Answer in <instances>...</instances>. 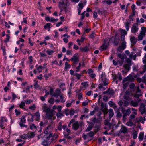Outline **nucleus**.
<instances>
[{"instance_id":"37998d69","label":"nucleus","mask_w":146,"mask_h":146,"mask_svg":"<svg viewBox=\"0 0 146 146\" xmlns=\"http://www.w3.org/2000/svg\"><path fill=\"white\" fill-rule=\"evenodd\" d=\"M60 99L61 100V102L64 103L65 102V100H63L64 97L63 96V94H61L60 95Z\"/></svg>"},{"instance_id":"7c9ffc66","label":"nucleus","mask_w":146,"mask_h":146,"mask_svg":"<svg viewBox=\"0 0 146 146\" xmlns=\"http://www.w3.org/2000/svg\"><path fill=\"white\" fill-rule=\"evenodd\" d=\"M42 144L44 146H48L49 145V143L46 140H44L42 142Z\"/></svg>"},{"instance_id":"2eb2a0df","label":"nucleus","mask_w":146,"mask_h":146,"mask_svg":"<svg viewBox=\"0 0 146 146\" xmlns=\"http://www.w3.org/2000/svg\"><path fill=\"white\" fill-rule=\"evenodd\" d=\"M80 51L81 52H87L89 50V48L86 45L84 47H81L80 48Z\"/></svg>"},{"instance_id":"7ed1b4c3","label":"nucleus","mask_w":146,"mask_h":146,"mask_svg":"<svg viewBox=\"0 0 146 146\" xmlns=\"http://www.w3.org/2000/svg\"><path fill=\"white\" fill-rule=\"evenodd\" d=\"M78 55L77 53L74 54L73 57L70 59V60L73 62V64L74 67L76 66L79 61V59L77 57Z\"/></svg>"},{"instance_id":"6e6d98bb","label":"nucleus","mask_w":146,"mask_h":146,"mask_svg":"<svg viewBox=\"0 0 146 146\" xmlns=\"http://www.w3.org/2000/svg\"><path fill=\"white\" fill-rule=\"evenodd\" d=\"M52 75V74L51 73H49L48 74H45L44 75V76L45 77L46 79L47 80L49 77L51 76Z\"/></svg>"},{"instance_id":"de8ad7c7","label":"nucleus","mask_w":146,"mask_h":146,"mask_svg":"<svg viewBox=\"0 0 146 146\" xmlns=\"http://www.w3.org/2000/svg\"><path fill=\"white\" fill-rule=\"evenodd\" d=\"M121 35H125L127 34V32L125 30L122 29L121 31Z\"/></svg>"},{"instance_id":"49530a36","label":"nucleus","mask_w":146,"mask_h":146,"mask_svg":"<svg viewBox=\"0 0 146 146\" xmlns=\"http://www.w3.org/2000/svg\"><path fill=\"white\" fill-rule=\"evenodd\" d=\"M143 71H140L139 72L140 74H143L146 71V65H144L143 66Z\"/></svg>"},{"instance_id":"0e129e2a","label":"nucleus","mask_w":146,"mask_h":146,"mask_svg":"<svg viewBox=\"0 0 146 146\" xmlns=\"http://www.w3.org/2000/svg\"><path fill=\"white\" fill-rule=\"evenodd\" d=\"M108 99V96H103V100L105 102H107Z\"/></svg>"},{"instance_id":"79ce46f5","label":"nucleus","mask_w":146,"mask_h":146,"mask_svg":"<svg viewBox=\"0 0 146 146\" xmlns=\"http://www.w3.org/2000/svg\"><path fill=\"white\" fill-rule=\"evenodd\" d=\"M6 36L7 38L4 40V42L5 43L9 41V39L10 38V37L9 35L7 34Z\"/></svg>"},{"instance_id":"c756f323","label":"nucleus","mask_w":146,"mask_h":146,"mask_svg":"<svg viewBox=\"0 0 146 146\" xmlns=\"http://www.w3.org/2000/svg\"><path fill=\"white\" fill-rule=\"evenodd\" d=\"M37 82L38 81L34 83V88L35 89H37L38 88V89L39 90H40L41 89V87L40 86H39Z\"/></svg>"},{"instance_id":"6ab92c4d","label":"nucleus","mask_w":146,"mask_h":146,"mask_svg":"<svg viewBox=\"0 0 146 146\" xmlns=\"http://www.w3.org/2000/svg\"><path fill=\"white\" fill-rule=\"evenodd\" d=\"M107 90L108 95H113L115 93L114 90L112 88H109Z\"/></svg>"},{"instance_id":"412c9836","label":"nucleus","mask_w":146,"mask_h":146,"mask_svg":"<svg viewBox=\"0 0 146 146\" xmlns=\"http://www.w3.org/2000/svg\"><path fill=\"white\" fill-rule=\"evenodd\" d=\"M38 65L37 64L36 66V67L37 70H38L39 72H42V69L44 68V67L40 65L38 67Z\"/></svg>"},{"instance_id":"bb28decb","label":"nucleus","mask_w":146,"mask_h":146,"mask_svg":"<svg viewBox=\"0 0 146 146\" xmlns=\"http://www.w3.org/2000/svg\"><path fill=\"white\" fill-rule=\"evenodd\" d=\"M94 125L92 123H91L90 125H89L87 127V129L86 130V132H88L90 131L93 127Z\"/></svg>"},{"instance_id":"5fc2aeb1","label":"nucleus","mask_w":146,"mask_h":146,"mask_svg":"<svg viewBox=\"0 0 146 146\" xmlns=\"http://www.w3.org/2000/svg\"><path fill=\"white\" fill-rule=\"evenodd\" d=\"M102 111L104 115L107 114L108 111H107V109L105 108L104 109L102 110Z\"/></svg>"},{"instance_id":"72a5a7b5","label":"nucleus","mask_w":146,"mask_h":146,"mask_svg":"<svg viewBox=\"0 0 146 146\" xmlns=\"http://www.w3.org/2000/svg\"><path fill=\"white\" fill-rule=\"evenodd\" d=\"M126 125L128 126H131L133 125V123L132 120H129V121L126 123Z\"/></svg>"},{"instance_id":"c03bdc74","label":"nucleus","mask_w":146,"mask_h":146,"mask_svg":"<svg viewBox=\"0 0 146 146\" xmlns=\"http://www.w3.org/2000/svg\"><path fill=\"white\" fill-rule=\"evenodd\" d=\"M20 137L22 139H25L27 138H28L27 134H24L21 136H20Z\"/></svg>"},{"instance_id":"20e7f679","label":"nucleus","mask_w":146,"mask_h":146,"mask_svg":"<svg viewBox=\"0 0 146 146\" xmlns=\"http://www.w3.org/2000/svg\"><path fill=\"white\" fill-rule=\"evenodd\" d=\"M54 110H50L46 112V117L48 119H51L54 116V114L53 113Z\"/></svg>"},{"instance_id":"4c0bfd02","label":"nucleus","mask_w":146,"mask_h":146,"mask_svg":"<svg viewBox=\"0 0 146 146\" xmlns=\"http://www.w3.org/2000/svg\"><path fill=\"white\" fill-rule=\"evenodd\" d=\"M137 132L136 131H135L133 133V139H135L137 138Z\"/></svg>"},{"instance_id":"052dcab7","label":"nucleus","mask_w":146,"mask_h":146,"mask_svg":"<svg viewBox=\"0 0 146 146\" xmlns=\"http://www.w3.org/2000/svg\"><path fill=\"white\" fill-rule=\"evenodd\" d=\"M121 46L125 48H126V42L125 41H123L121 43Z\"/></svg>"},{"instance_id":"f03ea898","label":"nucleus","mask_w":146,"mask_h":146,"mask_svg":"<svg viewBox=\"0 0 146 146\" xmlns=\"http://www.w3.org/2000/svg\"><path fill=\"white\" fill-rule=\"evenodd\" d=\"M100 78L102 82V84L103 86H106L108 84V80L106 78V76L105 75L104 72H102Z\"/></svg>"},{"instance_id":"680f3d73","label":"nucleus","mask_w":146,"mask_h":146,"mask_svg":"<svg viewBox=\"0 0 146 146\" xmlns=\"http://www.w3.org/2000/svg\"><path fill=\"white\" fill-rule=\"evenodd\" d=\"M36 128V127L34 123H33L32 125L30 126V129L31 130H32L33 129H35Z\"/></svg>"},{"instance_id":"ddd939ff","label":"nucleus","mask_w":146,"mask_h":146,"mask_svg":"<svg viewBox=\"0 0 146 146\" xmlns=\"http://www.w3.org/2000/svg\"><path fill=\"white\" fill-rule=\"evenodd\" d=\"M35 119L36 121H38L40 119V113L38 111H37L35 113Z\"/></svg>"},{"instance_id":"13d9d810","label":"nucleus","mask_w":146,"mask_h":146,"mask_svg":"<svg viewBox=\"0 0 146 146\" xmlns=\"http://www.w3.org/2000/svg\"><path fill=\"white\" fill-rule=\"evenodd\" d=\"M56 116L58 118H60L62 116H63V114L60 113V112H58L56 114Z\"/></svg>"},{"instance_id":"dca6fc26","label":"nucleus","mask_w":146,"mask_h":146,"mask_svg":"<svg viewBox=\"0 0 146 146\" xmlns=\"http://www.w3.org/2000/svg\"><path fill=\"white\" fill-rule=\"evenodd\" d=\"M28 138H33L34 137L35 134L34 132L29 131L27 133Z\"/></svg>"},{"instance_id":"f704fd0d","label":"nucleus","mask_w":146,"mask_h":146,"mask_svg":"<svg viewBox=\"0 0 146 146\" xmlns=\"http://www.w3.org/2000/svg\"><path fill=\"white\" fill-rule=\"evenodd\" d=\"M71 67V66L68 62H66L65 63V69H66L68 68H69Z\"/></svg>"},{"instance_id":"5701e85b","label":"nucleus","mask_w":146,"mask_h":146,"mask_svg":"<svg viewBox=\"0 0 146 146\" xmlns=\"http://www.w3.org/2000/svg\"><path fill=\"white\" fill-rule=\"evenodd\" d=\"M117 56L120 58L121 60H124L125 59V55L123 54H121L119 53H116Z\"/></svg>"},{"instance_id":"a878e982","label":"nucleus","mask_w":146,"mask_h":146,"mask_svg":"<svg viewBox=\"0 0 146 146\" xmlns=\"http://www.w3.org/2000/svg\"><path fill=\"white\" fill-rule=\"evenodd\" d=\"M144 137V133L143 132H141L139 136V140L140 141H141L143 138Z\"/></svg>"},{"instance_id":"423d86ee","label":"nucleus","mask_w":146,"mask_h":146,"mask_svg":"<svg viewBox=\"0 0 146 146\" xmlns=\"http://www.w3.org/2000/svg\"><path fill=\"white\" fill-rule=\"evenodd\" d=\"M139 110L142 114H145L146 115V110L145 105L144 104H142L140 106Z\"/></svg>"},{"instance_id":"69168bd1","label":"nucleus","mask_w":146,"mask_h":146,"mask_svg":"<svg viewBox=\"0 0 146 146\" xmlns=\"http://www.w3.org/2000/svg\"><path fill=\"white\" fill-rule=\"evenodd\" d=\"M95 34L93 32L92 34H90L89 36V37L92 39H93L94 37Z\"/></svg>"},{"instance_id":"09e8293b","label":"nucleus","mask_w":146,"mask_h":146,"mask_svg":"<svg viewBox=\"0 0 146 146\" xmlns=\"http://www.w3.org/2000/svg\"><path fill=\"white\" fill-rule=\"evenodd\" d=\"M58 19H55L53 18V17L51 18L50 19V22L54 23L55 22H57L58 21Z\"/></svg>"},{"instance_id":"9d476101","label":"nucleus","mask_w":146,"mask_h":146,"mask_svg":"<svg viewBox=\"0 0 146 146\" xmlns=\"http://www.w3.org/2000/svg\"><path fill=\"white\" fill-rule=\"evenodd\" d=\"M135 15V14L134 13H132L129 15V18L126 22L129 23V24H131V21H133V18Z\"/></svg>"},{"instance_id":"b1692460","label":"nucleus","mask_w":146,"mask_h":146,"mask_svg":"<svg viewBox=\"0 0 146 146\" xmlns=\"http://www.w3.org/2000/svg\"><path fill=\"white\" fill-rule=\"evenodd\" d=\"M107 47V45H105L104 43L101 46V47L99 48V49L101 51H103L106 50Z\"/></svg>"},{"instance_id":"c85d7f7f","label":"nucleus","mask_w":146,"mask_h":146,"mask_svg":"<svg viewBox=\"0 0 146 146\" xmlns=\"http://www.w3.org/2000/svg\"><path fill=\"white\" fill-rule=\"evenodd\" d=\"M124 24L125 25V27L126 28V30L127 31H128L129 29V27L131 24H129V23H128L127 22H125L124 23Z\"/></svg>"},{"instance_id":"0eeeda50","label":"nucleus","mask_w":146,"mask_h":146,"mask_svg":"<svg viewBox=\"0 0 146 146\" xmlns=\"http://www.w3.org/2000/svg\"><path fill=\"white\" fill-rule=\"evenodd\" d=\"M42 109L43 110V112H46L49 111L50 109L49 108L47 105L44 104L42 105Z\"/></svg>"},{"instance_id":"6e6552de","label":"nucleus","mask_w":146,"mask_h":146,"mask_svg":"<svg viewBox=\"0 0 146 146\" xmlns=\"http://www.w3.org/2000/svg\"><path fill=\"white\" fill-rule=\"evenodd\" d=\"M61 94V90L57 88L55 90V92L53 94L52 96L57 97L58 96H60Z\"/></svg>"},{"instance_id":"a18cd8bd","label":"nucleus","mask_w":146,"mask_h":146,"mask_svg":"<svg viewBox=\"0 0 146 146\" xmlns=\"http://www.w3.org/2000/svg\"><path fill=\"white\" fill-rule=\"evenodd\" d=\"M142 82L146 83V76L144 75L142 78Z\"/></svg>"},{"instance_id":"e2e57ef3","label":"nucleus","mask_w":146,"mask_h":146,"mask_svg":"<svg viewBox=\"0 0 146 146\" xmlns=\"http://www.w3.org/2000/svg\"><path fill=\"white\" fill-rule=\"evenodd\" d=\"M123 98L125 99L128 100H131L130 97L128 96L124 95L123 96Z\"/></svg>"},{"instance_id":"4468645a","label":"nucleus","mask_w":146,"mask_h":146,"mask_svg":"<svg viewBox=\"0 0 146 146\" xmlns=\"http://www.w3.org/2000/svg\"><path fill=\"white\" fill-rule=\"evenodd\" d=\"M110 119H111L113 116L114 113L113 111V109L112 108H110L109 109L108 111Z\"/></svg>"},{"instance_id":"473e14b6","label":"nucleus","mask_w":146,"mask_h":146,"mask_svg":"<svg viewBox=\"0 0 146 146\" xmlns=\"http://www.w3.org/2000/svg\"><path fill=\"white\" fill-rule=\"evenodd\" d=\"M64 137L68 139H72V137L69 136V133L66 134L65 133H64Z\"/></svg>"},{"instance_id":"864d4df0","label":"nucleus","mask_w":146,"mask_h":146,"mask_svg":"<svg viewBox=\"0 0 146 146\" xmlns=\"http://www.w3.org/2000/svg\"><path fill=\"white\" fill-rule=\"evenodd\" d=\"M81 84L85 88L87 87L88 86V85L87 84V82H82L81 83Z\"/></svg>"},{"instance_id":"8fccbe9b","label":"nucleus","mask_w":146,"mask_h":146,"mask_svg":"<svg viewBox=\"0 0 146 146\" xmlns=\"http://www.w3.org/2000/svg\"><path fill=\"white\" fill-rule=\"evenodd\" d=\"M25 106V103L24 102H22L19 105V106L22 108H23Z\"/></svg>"},{"instance_id":"c9c22d12","label":"nucleus","mask_w":146,"mask_h":146,"mask_svg":"<svg viewBox=\"0 0 146 146\" xmlns=\"http://www.w3.org/2000/svg\"><path fill=\"white\" fill-rule=\"evenodd\" d=\"M20 123H25L26 121V120L25 118V117L24 116L20 118Z\"/></svg>"},{"instance_id":"338daca9","label":"nucleus","mask_w":146,"mask_h":146,"mask_svg":"<svg viewBox=\"0 0 146 146\" xmlns=\"http://www.w3.org/2000/svg\"><path fill=\"white\" fill-rule=\"evenodd\" d=\"M15 111L16 113L15 115L16 116H17L19 115L21 113L19 111V110H15Z\"/></svg>"},{"instance_id":"3c124183","label":"nucleus","mask_w":146,"mask_h":146,"mask_svg":"<svg viewBox=\"0 0 146 146\" xmlns=\"http://www.w3.org/2000/svg\"><path fill=\"white\" fill-rule=\"evenodd\" d=\"M138 93L136 92V93L134 94V97L136 98H139V96H140L142 95V94L141 93Z\"/></svg>"},{"instance_id":"ea45409f","label":"nucleus","mask_w":146,"mask_h":146,"mask_svg":"<svg viewBox=\"0 0 146 146\" xmlns=\"http://www.w3.org/2000/svg\"><path fill=\"white\" fill-rule=\"evenodd\" d=\"M51 125H50L47 126L45 129L44 133L45 134H47L48 133V129L50 127Z\"/></svg>"},{"instance_id":"4d7b16f0","label":"nucleus","mask_w":146,"mask_h":146,"mask_svg":"<svg viewBox=\"0 0 146 146\" xmlns=\"http://www.w3.org/2000/svg\"><path fill=\"white\" fill-rule=\"evenodd\" d=\"M46 52L49 55H51L54 53L52 50H47Z\"/></svg>"},{"instance_id":"603ef678","label":"nucleus","mask_w":146,"mask_h":146,"mask_svg":"<svg viewBox=\"0 0 146 146\" xmlns=\"http://www.w3.org/2000/svg\"><path fill=\"white\" fill-rule=\"evenodd\" d=\"M125 48L121 46H119L118 49V51L120 52H122Z\"/></svg>"},{"instance_id":"774afa93","label":"nucleus","mask_w":146,"mask_h":146,"mask_svg":"<svg viewBox=\"0 0 146 146\" xmlns=\"http://www.w3.org/2000/svg\"><path fill=\"white\" fill-rule=\"evenodd\" d=\"M122 116L121 113L119 111H118L117 115V117L120 118L122 117Z\"/></svg>"},{"instance_id":"bf43d9fd","label":"nucleus","mask_w":146,"mask_h":146,"mask_svg":"<svg viewBox=\"0 0 146 146\" xmlns=\"http://www.w3.org/2000/svg\"><path fill=\"white\" fill-rule=\"evenodd\" d=\"M88 135L90 137H92L94 135V133L93 132L91 131L88 133Z\"/></svg>"},{"instance_id":"4be33fe9","label":"nucleus","mask_w":146,"mask_h":146,"mask_svg":"<svg viewBox=\"0 0 146 146\" xmlns=\"http://www.w3.org/2000/svg\"><path fill=\"white\" fill-rule=\"evenodd\" d=\"M130 104L134 107H137L138 106V102H135L133 100L131 101L130 103Z\"/></svg>"},{"instance_id":"2f4dec72","label":"nucleus","mask_w":146,"mask_h":146,"mask_svg":"<svg viewBox=\"0 0 146 146\" xmlns=\"http://www.w3.org/2000/svg\"><path fill=\"white\" fill-rule=\"evenodd\" d=\"M62 123L61 121L59 122L57 127V128L59 130L61 131L62 130Z\"/></svg>"},{"instance_id":"58836bf2","label":"nucleus","mask_w":146,"mask_h":146,"mask_svg":"<svg viewBox=\"0 0 146 146\" xmlns=\"http://www.w3.org/2000/svg\"><path fill=\"white\" fill-rule=\"evenodd\" d=\"M21 52L24 54H26V53L28 54H30L29 50L28 49H24Z\"/></svg>"},{"instance_id":"39448f33","label":"nucleus","mask_w":146,"mask_h":146,"mask_svg":"<svg viewBox=\"0 0 146 146\" xmlns=\"http://www.w3.org/2000/svg\"><path fill=\"white\" fill-rule=\"evenodd\" d=\"M139 30V27L137 23L133 24L131 27V32L132 33H135L137 32Z\"/></svg>"},{"instance_id":"f257e3e1","label":"nucleus","mask_w":146,"mask_h":146,"mask_svg":"<svg viewBox=\"0 0 146 146\" xmlns=\"http://www.w3.org/2000/svg\"><path fill=\"white\" fill-rule=\"evenodd\" d=\"M121 109L122 112L123 114V119L125 120L126 119V116L129 115L131 113V111L129 109L125 110V109L123 107H121Z\"/></svg>"},{"instance_id":"a211bd4d","label":"nucleus","mask_w":146,"mask_h":146,"mask_svg":"<svg viewBox=\"0 0 146 146\" xmlns=\"http://www.w3.org/2000/svg\"><path fill=\"white\" fill-rule=\"evenodd\" d=\"M120 131L124 134L127 133V129L125 127H122L120 130Z\"/></svg>"},{"instance_id":"e433bc0d","label":"nucleus","mask_w":146,"mask_h":146,"mask_svg":"<svg viewBox=\"0 0 146 146\" xmlns=\"http://www.w3.org/2000/svg\"><path fill=\"white\" fill-rule=\"evenodd\" d=\"M51 25V24L50 23H47L44 26V28L45 29H46L47 28L50 29V27Z\"/></svg>"},{"instance_id":"1a4fd4ad","label":"nucleus","mask_w":146,"mask_h":146,"mask_svg":"<svg viewBox=\"0 0 146 146\" xmlns=\"http://www.w3.org/2000/svg\"><path fill=\"white\" fill-rule=\"evenodd\" d=\"M130 66L131 65L127 64H125L124 65L123 67L127 71L125 72V73H127V72L130 70ZM125 71L124 70H122L121 72L122 73H125Z\"/></svg>"},{"instance_id":"a19ab883","label":"nucleus","mask_w":146,"mask_h":146,"mask_svg":"<svg viewBox=\"0 0 146 146\" xmlns=\"http://www.w3.org/2000/svg\"><path fill=\"white\" fill-rule=\"evenodd\" d=\"M105 2H106L107 4L109 5L111 4L112 3L111 1L110 0L106 1H104L102 2V3L103 4H104Z\"/></svg>"},{"instance_id":"f8f14e48","label":"nucleus","mask_w":146,"mask_h":146,"mask_svg":"<svg viewBox=\"0 0 146 146\" xmlns=\"http://www.w3.org/2000/svg\"><path fill=\"white\" fill-rule=\"evenodd\" d=\"M130 41L132 43V45L134 46L136 43L137 40L134 36H132L130 38Z\"/></svg>"},{"instance_id":"9b49d317","label":"nucleus","mask_w":146,"mask_h":146,"mask_svg":"<svg viewBox=\"0 0 146 146\" xmlns=\"http://www.w3.org/2000/svg\"><path fill=\"white\" fill-rule=\"evenodd\" d=\"M79 123L78 121L72 124V128L74 130H77L79 127Z\"/></svg>"},{"instance_id":"aec40b11","label":"nucleus","mask_w":146,"mask_h":146,"mask_svg":"<svg viewBox=\"0 0 146 146\" xmlns=\"http://www.w3.org/2000/svg\"><path fill=\"white\" fill-rule=\"evenodd\" d=\"M100 125H96L94 127V131L95 133L98 132L100 129Z\"/></svg>"},{"instance_id":"cd10ccee","label":"nucleus","mask_w":146,"mask_h":146,"mask_svg":"<svg viewBox=\"0 0 146 146\" xmlns=\"http://www.w3.org/2000/svg\"><path fill=\"white\" fill-rule=\"evenodd\" d=\"M64 1H62L61 2H59L58 7L59 8L66 7L64 5Z\"/></svg>"},{"instance_id":"f3484780","label":"nucleus","mask_w":146,"mask_h":146,"mask_svg":"<svg viewBox=\"0 0 146 146\" xmlns=\"http://www.w3.org/2000/svg\"><path fill=\"white\" fill-rule=\"evenodd\" d=\"M134 79L132 76H129L125 78L123 80L127 81L128 80L131 82L133 81Z\"/></svg>"},{"instance_id":"393cba45","label":"nucleus","mask_w":146,"mask_h":146,"mask_svg":"<svg viewBox=\"0 0 146 146\" xmlns=\"http://www.w3.org/2000/svg\"><path fill=\"white\" fill-rule=\"evenodd\" d=\"M82 76V73L79 74L77 73H75L74 74V76L76 77V79H80Z\"/></svg>"}]
</instances>
